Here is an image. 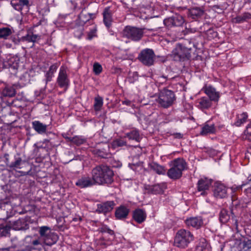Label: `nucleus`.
Masks as SVG:
<instances>
[{
	"label": "nucleus",
	"mask_w": 251,
	"mask_h": 251,
	"mask_svg": "<svg viewBox=\"0 0 251 251\" xmlns=\"http://www.w3.org/2000/svg\"><path fill=\"white\" fill-rule=\"evenodd\" d=\"M96 185L111 184L113 181L114 172L107 165H98L91 172Z\"/></svg>",
	"instance_id": "1"
},
{
	"label": "nucleus",
	"mask_w": 251,
	"mask_h": 251,
	"mask_svg": "<svg viewBox=\"0 0 251 251\" xmlns=\"http://www.w3.org/2000/svg\"><path fill=\"white\" fill-rule=\"evenodd\" d=\"M170 166L171 167L168 170L167 175L173 180L179 179L182 176V172L187 169V164L182 158H177L172 161Z\"/></svg>",
	"instance_id": "2"
},
{
	"label": "nucleus",
	"mask_w": 251,
	"mask_h": 251,
	"mask_svg": "<svg viewBox=\"0 0 251 251\" xmlns=\"http://www.w3.org/2000/svg\"><path fill=\"white\" fill-rule=\"evenodd\" d=\"M193 239L194 236L189 231L181 229L177 232L176 235L174 245L178 248L184 249L188 247Z\"/></svg>",
	"instance_id": "3"
},
{
	"label": "nucleus",
	"mask_w": 251,
	"mask_h": 251,
	"mask_svg": "<svg viewBox=\"0 0 251 251\" xmlns=\"http://www.w3.org/2000/svg\"><path fill=\"white\" fill-rule=\"evenodd\" d=\"M191 47H188L185 44H177L172 51V55L176 61L189 59L191 57Z\"/></svg>",
	"instance_id": "4"
},
{
	"label": "nucleus",
	"mask_w": 251,
	"mask_h": 251,
	"mask_svg": "<svg viewBox=\"0 0 251 251\" xmlns=\"http://www.w3.org/2000/svg\"><path fill=\"white\" fill-rule=\"evenodd\" d=\"M175 99L173 91L164 89L159 93L157 102L160 106L167 108L173 104Z\"/></svg>",
	"instance_id": "5"
},
{
	"label": "nucleus",
	"mask_w": 251,
	"mask_h": 251,
	"mask_svg": "<svg viewBox=\"0 0 251 251\" xmlns=\"http://www.w3.org/2000/svg\"><path fill=\"white\" fill-rule=\"evenodd\" d=\"M145 29H146V28L126 26L123 30V34L124 37L137 42L140 41L143 37Z\"/></svg>",
	"instance_id": "6"
},
{
	"label": "nucleus",
	"mask_w": 251,
	"mask_h": 251,
	"mask_svg": "<svg viewBox=\"0 0 251 251\" xmlns=\"http://www.w3.org/2000/svg\"><path fill=\"white\" fill-rule=\"evenodd\" d=\"M138 59L146 66L150 67L153 65L155 61L154 51L150 49L142 50L138 56Z\"/></svg>",
	"instance_id": "7"
},
{
	"label": "nucleus",
	"mask_w": 251,
	"mask_h": 251,
	"mask_svg": "<svg viewBox=\"0 0 251 251\" xmlns=\"http://www.w3.org/2000/svg\"><path fill=\"white\" fill-rule=\"evenodd\" d=\"M56 82L60 88L68 89L70 85V79L67 73L66 67L61 66L59 69Z\"/></svg>",
	"instance_id": "8"
},
{
	"label": "nucleus",
	"mask_w": 251,
	"mask_h": 251,
	"mask_svg": "<svg viewBox=\"0 0 251 251\" xmlns=\"http://www.w3.org/2000/svg\"><path fill=\"white\" fill-rule=\"evenodd\" d=\"M228 188L224 184L216 182L214 184L213 192V196L216 199H224L227 197Z\"/></svg>",
	"instance_id": "9"
},
{
	"label": "nucleus",
	"mask_w": 251,
	"mask_h": 251,
	"mask_svg": "<svg viewBox=\"0 0 251 251\" xmlns=\"http://www.w3.org/2000/svg\"><path fill=\"white\" fill-rule=\"evenodd\" d=\"M40 239L44 240V243L48 246L51 245L53 242L51 240L52 233L49 227L43 226L40 228Z\"/></svg>",
	"instance_id": "10"
},
{
	"label": "nucleus",
	"mask_w": 251,
	"mask_h": 251,
	"mask_svg": "<svg viewBox=\"0 0 251 251\" xmlns=\"http://www.w3.org/2000/svg\"><path fill=\"white\" fill-rule=\"evenodd\" d=\"M75 184L79 188L83 189L95 185L92 176H83L78 178Z\"/></svg>",
	"instance_id": "11"
},
{
	"label": "nucleus",
	"mask_w": 251,
	"mask_h": 251,
	"mask_svg": "<svg viewBox=\"0 0 251 251\" xmlns=\"http://www.w3.org/2000/svg\"><path fill=\"white\" fill-rule=\"evenodd\" d=\"M184 22L183 17L179 15H175L164 20V25L168 27L180 26L182 25Z\"/></svg>",
	"instance_id": "12"
},
{
	"label": "nucleus",
	"mask_w": 251,
	"mask_h": 251,
	"mask_svg": "<svg viewBox=\"0 0 251 251\" xmlns=\"http://www.w3.org/2000/svg\"><path fill=\"white\" fill-rule=\"evenodd\" d=\"M202 90L208 96L211 101L217 102L220 98V93L217 91L216 89L212 86H206L203 87Z\"/></svg>",
	"instance_id": "13"
},
{
	"label": "nucleus",
	"mask_w": 251,
	"mask_h": 251,
	"mask_svg": "<svg viewBox=\"0 0 251 251\" xmlns=\"http://www.w3.org/2000/svg\"><path fill=\"white\" fill-rule=\"evenodd\" d=\"M195 103L196 106L202 111L207 110L212 106V102L207 97H202L197 99Z\"/></svg>",
	"instance_id": "14"
},
{
	"label": "nucleus",
	"mask_w": 251,
	"mask_h": 251,
	"mask_svg": "<svg viewBox=\"0 0 251 251\" xmlns=\"http://www.w3.org/2000/svg\"><path fill=\"white\" fill-rule=\"evenodd\" d=\"M115 203L113 201H107L97 204V212L99 213L105 214L110 212L114 208Z\"/></svg>",
	"instance_id": "15"
},
{
	"label": "nucleus",
	"mask_w": 251,
	"mask_h": 251,
	"mask_svg": "<svg viewBox=\"0 0 251 251\" xmlns=\"http://www.w3.org/2000/svg\"><path fill=\"white\" fill-rule=\"evenodd\" d=\"M211 180L207 178L200 179L198 182V190L201 191V195L204 196L206 194V190H208L211 184Z\"/></svg>",
	"instance_id": "16"
},
{
	"label": "nucleus",
	"mask_w": 251,
	"mask_h": 251,
	"mask_svg": "<svg viewBox=\"0 0 251 251\" xmlns=\"http://www.w3.org/2000/svg\"><path fill=\"white\" fill-rule=\"evenodd\" d=\"M185 224L188 226L198 229L202 226L203 219L201 216L190 217L185 220Z\"/></svg>",
	"instance_id": "17"
},
{
	"label": "nucleus",
	"mask_w": 251,
	"mask_h": 251,
	"mask_svg": "<svg viewBox=\"0 0 251 251\" xmlns=\"http://www.w3.org/2000/svg\"><path fill=\"white\" fill-rule=\"evenodd\" d=\"M146 217L147 214L145 210L137 208L133 211L132 218L138 224L144 222L146 220Z\"/></svg>",
	"instance_id": "18"
},
{
	"label": "nucleus",
	"mask_w": 251,
	"mask_h": 251,
	"mask_svg": "<svg viewBox=\"0 0 251 251\" xmlns=\"http://www.w3.org/2000/svg\"><path fill=\"white\" fill-rule=\"evenodd\" d=\"M12 228L16 230H25L29 228L28 224L25 219H19L18 220L10 223Z\"/></svg>",
	"instance_id": "19"
},
{
	"label": "nucleus",
	"mask_w": 251,
	"mask_h": 251,
	"mask_svg": "<svg viewBox=\"0 0 251 251\" xmlns=\"http://www.w3.org/2000/svg\"><path fill=\"white\" fill-rule=\"evenodd\" d=\"M125 137L129 140H134L137 142H139L142 139L139 130L135 128H133L126 132Z\"/></svg>",
	"instance_id": "20"
},
{
	"label": "nucleus",
	"mask_w": 251,
	"mask_h": 251,
	"mask_svg": "<svg viewBox=\"0 0 251 251\" xmlns=\"http://www.w3.org/2000/svg\"><path fill=\"white\" fill-rule=\"evenodd\" d=\"M129 210L128 208L124 205H121L116 208L115 215L118 220H123L126 218Z\"/></svg>",
	"instance_id": "21"
},
{
	"label": "nucleus",
	"mask_w": 251,
	"mask_h": 251,
	"mask_svg": "<svg viewBox=\"0 0 251 251\" xmlns=\"http://www.w3.org/2000/svg\"><path fill=\"white\" fill-rule=\"evenodd\" d=\"M204 11L202 8L195 7L189 10L188 16L194 20L201 18L204 14Z\"/></svg>",
	"instance_id": "22"
},
{
	"label": "nucleus",
	"mask_w": 251,
	"mask_h": 251,
	"mask_svg": "<svg viewBox=\"0 0 251 251\" xmlns=\"http://www.w3.org/2000/svg\"><path fill=\"white\" fill-rule=\"evenodd\" d=\"M12 6L18 11H22L25 6L29 5L28 0H12L11 1Z\"/></svg>",
	"instance_id": "23"
},
{
	"label": "nucleus",
	"mask_w": 251,
	"mask_h": 251,
	"mask_svg": "<svg viewBox=\"0 0 251 251\" xmlns=\"http://www.w3.org/2000/svg\"><path fill=\"white\" fill-rule=\"evenodd\" d=\"M40 39V36L37 34H34L32 32H28L27 34L22 37V42H32L33 44L31 47L34 46V43Z\"/></svg>",
	"instance_id": "24"
},
{
	"label": "nucleus",
	"mask_w": 251,
	"mask_h": 251,
	"mask_svg": "<svg viewBox=\"0 0 251 251\" xmlns=\"http://www.w3.org/2000/svg\"><path fill=\"white\" fill-rule=\"evenodd\" d=\"M32 128L39 134L46 133L47 125L43 124L39 121H34L32 122Z\"/></svg>",
	"instance_id": "25"
},
{
	"label": "nucleus",
	"mask_w": 251,
	"mask_h": 251,
	"mask_svg": "<svg viewBox=\"0 0 251 251\" xmlns=\"http://www.w3.org/2000/svg\"><path fill=\"white\" fill-rule=\"evenodd\" d=\"M103 19L105 25L109 29L111 27L112 22V15L109 8H105L103 12Z\"/></svg>",
	"instance_id": "26"
},
{
	"label": "nucleus",
	"mask_w": 251,
	"mask_h": 251,
	"mask_svg": "<svg viewBox=\"0 0 251 251\" xmlns=\"http://www.w3.org/2000/svg\"><path fill=\"white\" fill-rule=\"evenodd\" d=\"M215 131L216 128L213 124L209 125L205 124L201 127L200 134L202 136H205L208 134L214 133Z\"/></svg>",
	"instance_id": "27"
},
{
	"label": "nucleus",
	"mask_w": 251,
	"mask_h": 251,
	"mask_svg": "<svg viewBox=\"0 0 251 251\" xmlns=\"http://www.w3.org/2000/svg\"><path fill=\"white\" fill-rule=\"evenodd\" d=\"M150 169L158 175H165L166 173L164 167L157 164L156 162H152L149 164Z\"/></svg>",
	"instance_id": "28"
},
{
	"label": "nucleus",
	"mask_w": 251,
	"mask_h": 251,
	"mask_svg": "<svg viewBox=\"0 0 251 251\" xmlns=\"http://www.w3.org/2000/svg\"><path fill=\"white\" fill-rule=\"evenodd\" d=\"M166 188L165 183L157 184L151 186L150 188V192L152 194H159L163 192Z\"/></svg>",
	"instance_id": "29"
},
{
	"label": "nucleus",
	"mask_w": 251,
	"mask_h": 251,
	"mask_svg": "<svg viewBox=\"0 0 251 251\" xmlns=\"http://www.w3.org/2000/svg\"><path fill=\"white\" fill-rule=\"evenodd\" d=\"M25 163V161L22 159V158L20 157H17L15 158V161L13 162H11L9 165H8V167L12 169L16 170L18 169H21V166L23 165Z\"/></svg>",
	"instance_id": "30"
},
{
	"label": "nucleus",
	"mask_w": 251,
	"mask_h": 251,
	"mask_svg": "<svg viewBox=\"0 0 251 251\" xmlns=\"http://www.w3.org/2000/svg\"><path fill=\"white\" fill-rule=\"evenodd\" d=\"M248 118L247 113L243 112L241 114H238L236 117V121L234 123V125L236 126H240L245 123Z\"/></svg>",
	"instance_id": "31"
},
{
	"label": "nucleus",
	"mask_w": 251,
	"mask_h": 251,
	"mask_svg": "<svg viewBox=\"0 0 251 251\" xmlns=\"http://www.w3.org/2000/svg\"><path fill=\"white\" fill-rule=\"evenodd\" d=\"M16 91L11 86H6L2 91L1 95L3 97H12L15 96Z\"/></svg>",
	"instance_id": "32"
},
{
	"label": "nucleus",
	"mask_w": 251,
	"mask_h": 251,
	"mask_svg": "<svg viewBox=\"0 0 251 251\" xmlns=\"http://www.w3.org/2000/svg\"><path fill=\"white\" fill-rule=\"evenodd\" d=\"M230 216L228 212L225 209H222L219 214V220L223 224L226 223L229 220Z\"/></svg>",
	"instance_id": "33"
},
{
	"label": "nucleus",
	"mask_w": 251,
	"mask_h": 251,
	"mask_svg": "<svg viewBox=\"0 0 251 251\" xmlns=\"http://www.w3.org/2000/svg\"><path fill=\"white\" fill-rule=\"evenodd\" d=\"M249 19H251V14L248 12H246L242 15L238 16L234 19L236 23H241Z\"/></svg>",
	"instance_id": "34"
},
{
	"label": "nucleus",
	"mask_w": 251,
	"mask_h": 251,
	"mask_svg": "<svg viewBox=\"0 0 251 251\" xmlns=\"http://www.w3.org/2000/svg\"><path fill=\"white\" fill-rule=\"evenodd\" d=\"M11 228V226H9L8 224L0 225V233L1 235L3 236H8Z\"/></svg>",
	"instance_id": "35"
},
{
	"label": "nucleus",
	"mask_w": 251,
	"mask_h": 251,
	"mask_svg": "<svg viewBox=\"0 0 251 251\" xmlns=\"http://www.w3.org/2000/svg\"><path fill=\"white\" fill-rule=\"evenodd\" d=\"M12 30L8 27L0 28V38L6 39L12 34Z\"/></svg>",
	"instance_id": "36"
},
{
	"label": "nucleus",
	"mask_w": 251,
	"mask_h": 251,
	"mask_svg": "<svg viewBox=\"0 0 251 251\" xmlns=\"http://www.w3.org/2000/svg\"><path fill=\"white\" fill-rule=\"evenodd\" d=\"M71 142L79 146L84 144L86 142V138L82 136H75L71 139Z\"/></svg>",
	"instance_id": "37"
},
{
	"label": "nucleus",
	"mask_w": 251,
	"mask_h": 251,
	"mask_svg": "<svg viewBox=\"0 0 251 251\" xmlns=\"http://www.w3.org/2000/svg\"><path fill=\"white\" fill-rule=\"evenodd\" d=\"M103 105V99L100 97H97L95 98L94 107L96 111H99L100 110L101 107Z\"/></svg>",
	"instance_id": "38"
},
{
	"label": "nucleus",
	"mask_w": 251,
	"mask_h": 251,
	"mask_svg": "<svg viewBox=\"0 0 251 251\" xmlns=\"http://www.w3.org/2000/svg\"><path fill=\"white\" fill-rule=\"evenodd\" d=\"M245 185V183H243L242 185L238 186L234 185L231 187V190L232 191L231 198L232 201H234L237 199L235 193L236 192L240 191L242 189V187Z\"/></svg>",
	"instance_id": "39"
},
{
	"label": "nucleus",
	"mask_w": 251,
	"mask_h": 251,
	"mask_svg": "<svg viewBox=\"0 0 251 251\" xmlns=\"http://www.w3.org/2000/svg\"><path fill=\"white\" fill-rule=\"evenodd\" d=\"M94 17V14L92 13H88V14H84L82 12L78 16L79 19L82 21V23H85L87 21L90 20Z\"/></svg>",
	"instance_id": "40"
},
{
	"label": "nucleus",
	"mask_w": 251,
	"mask_h": 251,
	"mask_svg": "<svg viewBox=\"0 0 251 251\" xmlns=\"http://www.w3.org/2000/svg\"><path fill=\"white\" fill-rule=\"evenodd\" d=\"M126 145V142L122 139H117L114 140L111 143L113 148L116 149Z\"/></svg>",
	"instance_id": "41"
},
{
	"label": "nucleus",
	"mask_w": 251,
	"mask_h": 251,
	"mask_svg": "<svg viewBox=\"0 0 251 251\" xmlns=\"http://www.w3.org/2000/svg\"><path fill=\"white\" fill-rule=\"evenodd\" d=\"M15 61V58L14 57L10 58L8 59L7 62L4 63L5 67H11L14 69L17 68L18 67V63L14 62Z\"/></svg>",
	"instance_id": "42"
},
{
	"label": "nucleus",
	"mask_w": 251,
	"mask_h": 251,
	"mask_svg": "<svg viewBox=\"0 0 251 251\" xmlns=\"http://www.w3.org/2000/svg\"><path fill=\"white\" fill-rule=\"evenodd\" d=\"M97 29L96 26H94L90 29L88 33L87 39L91 40L93 38L97 36Z\"/></svg>",
	"instance_id": "43"
},
{
	"label": "nucleus",
	"mask_w": 251,
	"mask_h": 251,
	"mask_svg": "<svg viewBox=\"0 0 251 251\" xmlns=\"http://www.w3.org/2000/svg\"><path fill=\"white\" fill-rule=\"evenodd\" d=\"M102 70V68L101 65L99 63H95L93 65V71L96 75L100 74Z\"/></svg>",
	"instance_id": "44"
},
{
	"label": "nucleus",
	"mask_w": 251,
	"mask_h": 251,
	"mask_svg": "<svg viewBox=\"0 0 251 251\" xmlns=\"http://www.w3.org/2000/svg\"><path fill=\"white\" fill-rule=\"evenodd\" d=\"M99 230L102 233L107 232L110 235H113L114 234V231L110 229L107 226H102L99 228Z\"/></svg>",
	"instance_id": "45"
},
{
	"label": "nucleus",
	"mask_w": 251,
	"mask_h": 251,
	"mask_svg": "<svg viewBox=\"0 0 251 251\" xmlns=\"http://www.w3.org/2000/svg\"><path fill=\"white\" fill-rule=\"evenodd\" d=\"M137 80L138 75L136 72L133 73L132 75L129 76L127 78V81L130 83H134Z\"/></svg>",
	"instance_id": "46"
},
{
	"label": "nucleus",
	"mask_w": 251,
	"mask_h": 251,
	"mask_svg": "<svg viewBox=\"0 0 251 251\" xmlns=\"http://www.w3.org/2000/svg\"><path fill=\"white\" fill-rule=\"evenodd\" d=\"M243 175L246 177L248 182L251 181V168L245 169Z\"/></svg>",
	"instance_id": "47"
},
{
	"label": "nucleus",
	"mask_w": 251,
	"mask_h": 251,
	"mask_svg": "<svg viewBox=\"0 0 251 251\" xmlns=\"http://www.w3.org/2000/svg\"><path fill=\"white\" fill-rule=\"evenodd\" d=\"M11 41L15 45H19L22 42V37L19 38L18 36H12L10 37Z\"/></svg>",
	"instance_id": "48"
},
{
	"label": "nucleus",
	"mask_w": 251,
	"mask_h": 251,
	"mask_svg": "<svg viewBox=\"0 0 251 251\" xmlns=\"http://www.w3.org/2000/svg\"><path fill=\"white\" fill-rule=\"evenodd\" d=\"M167 80V76H165L164 75H162V76H159L157 77V82L159 83H161V84H163L164 83H165L166 80Z\"/></svg>",
	"instance_id": "49"
},
{
	"label": "nucleus",
	"mask_w": 251,
	"mask_h": 251,
	"mask_svg": "<svg viewBox=\"0 0 251 251\" xmlns=\"http://www.w3.org/2000/svg\"><path fill=\"white\" fill-rule=\"evenodd\" d=\"M54 76V75L50 73L49 72H47L45 75L46 77V83H47L48 82H50L51 80L52 77Z\"/></svg>",
	"instance_id": "50"
},
{
	"label": "nucleus",
	"mask_w": 251,
	"mask_h": 251,
	"mask_svg": "<svg viewBox=\"0 0 251 251\" xmlns=\"http://www.w3.org/2000/svg\"><path fill=\"white\" fill-rule=\"evenodd\" d=\"M57 69V65L55 64H53L50 66L48 72L54 75V73L56 71Z\"/></svg>",
	"instance_id": "51"
},
{
	"label": "nucleus",
	"mask_w": 251,
	"mask_h": 251,
	"mask_svg": "<svg viewBox=\"0 0 251 251\" xmlns=\"http://www.w3.org/2000/svg\"><path fill=\"white\" fill-rule=\"evenodd\" d=\"M97 153L99 156H100L102 158H107L108 157L109 154L107 153H104L100 150H99L97 152Z\"/></svg>",
	"instance_id": "52"
},
{
	"label": "nucleus",
	"mask_w": 251,
	"mask_h": 251,
	"mask_svg": "<svg viewBox=\"0 0 251 251\" xmlns=\"http://www.w3.org/2000/svg\"><path fill=\"white\" fill-rule=\"evenodd\" d=\"M44 92V90H36L35 91V96L36 98H38L39 97H40L41 94L43 93Z\"/></svg>",
	"instance_id": "53"
},
{
	"label": "nucleus",
	"mask_w": 251,
	"mask_h": 251,
	"mask_svg": "<svg viewBox=\"0 0 251 251\" xmlns=\"http://www.w3.org/2000/svg\"><path fill=\"white\" fill-rule=\"evenodd\" d=\"M174 136L176 138L180 139L183 137V135L180 133H176L174 134Z\"/></svg>",
	"instance_id": "54"
},
{
	"label": "nucleus",
	"mask_w": 251,
	"mask_h": 251,
	"mask_svg": "<svg viewBox=\"0 0 251 251\" xmlns=\"http://www.w3.org/2000/svg\"><path fill=\"white\" fill-rule=\"evenodd\" d=\"M123 104H125L126 105H130L131 104V101L129 100H125L122 102Z\"/></svg>",
	"instance_id": "55"
},
{
	"label": "nucleus",
	"mask_w": 251,
	"mask_h": 251,
	"mask_svg": "<svg viewBox=\"0 0 251 251\" xmlns=\"http://www.w3.org/2000/svg\"><path fill=\"white\" fill-rule=\"evenodd\" d=\"M32 244L34 246H37L40 244V242L38 240H35L32 241Z\"/></svg>",
	"instance_id": "56"
},
{
	"label": "nucleus",
	"mask_w": 251,
	"mask_h": 251,
	"mask_svg": "<svg viewBox=\"0 0 251 251\" xmlns=\"http://www.w3.org/2000/svg\"><path fill=\"white\" fill-rule=\"evenodd\" d=\"M245 192L247 194H251V187L245 189Z\"/></svg>",
	"instance_id": "57"
},
{
	"label": "nucleus",
	"mask_w": 251,
	"mask_h": 251,
	"mask_svg": "<svg viewBox=\"0 0 251 251\" xmlns=\"http://www.w3.org/2000/svg\"><path fill=\"white\" fill-rule=\"evenodd\" d=\"M63 137L65 138L66 139H67L69 141H70L71 142V139L73 138V137H68L67 136H65L64 135H63Z\"/></svg>",
	"instance_id": "58"
},
{
	"label": "nucleus",
	"mask_w": 251,
	"mask_h": 251,
	"mask_svg": "<svg viewBox=\"0 0 251 251\" xmlns=\"http://www.w3.org/2000/svg\"><path fill=\"white\" fill-rule=\"evenodd\" d=\"M122 166V164L121 162H119L117 166H115V167H119Z\"/></svg>",
	"instance_id": "59"
},
{
	"label": "nucleus",
	"mask_w": 251,
	"mask_h": 251,
	"mask_svg": "<svg viewBox=\"0 0 251 251\" xmlns=\"http://www.w3.org/2000/svg\"><path fill=\"white\" fill-rule=\"evenodd\" d=\"M3 251H9V249L6 248L3 250Z\"/></svg>",
	"instance_id": "60"
},
{
	"label": "nucleus",
	"mask_w": 251,
	"mask_h": 251,
	"mask_svg": "<svg viewBox=\"0 0 251 251\" xmlns=\"http://www.w3.org/2000/svg\"><path fill=\"white\" fill-rule=\"evenodd\" d=\"M108 29L109 30V32H110V34H111V35H113V32H112V31H110V30H109V29Z\"/></svg>",
	"instance_id": "61"
},
{
	"label": "nucleus",
	"mask_w": 251,
	"mask_h": 251,
	"mask_svg": "<svg viewBox=\"0 0 251 251\" xmlns=\"http://www.w3.org/2000/svg\"><path fill=\"white\" fill-rule=\"evenodd\" d=\"M148 30H151V31H154L155 30L153 29H149Z\"/></svg>",
	"instance_id": "62"
},
{
	"label": "nucleus",
	"mask_w": 251,
	"mask_h": 251,
	"mask_svg": "<svg viewBox=\"0 0 251 251\" xmlns=\"http://www.w3.org/2000/svg\"><path fill=\"white\" fill-rule=\"evenodd\" d=\"M2 205H3L2 204H0V208H1V207H2Z\"/></svg>",
	"instance_id": "63"
},
{
	"label": "nucleus",
	"mask_w": 251,
	"mask_h": 251,
	"mask_svg": "<svg viewBox=\"0 0 251 251\" xmlns=\"http://www.w3.org/2000/svg\"><path fill=\"white\" fill-rule=\"evenodd\" d=\"M76 218H74V219H73V221H76Z\"/></svg>",
	"instance_id": "64"
}]
</instances>
